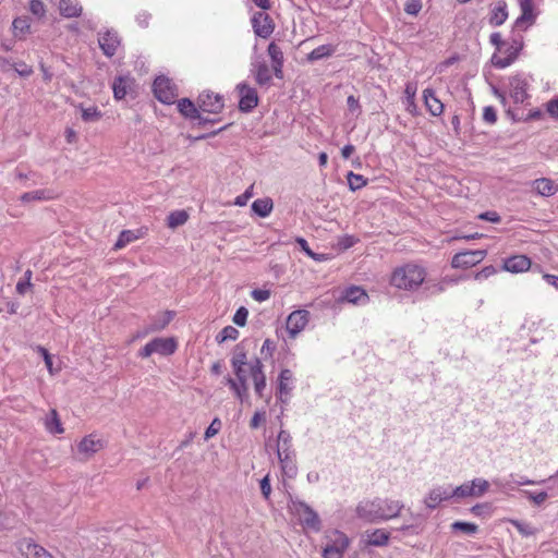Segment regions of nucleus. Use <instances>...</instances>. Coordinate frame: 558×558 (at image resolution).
<instances>
[{
	"label": "nucleus",
	"mask_w": 558,
	"mask_h": 558,
	"mask_svg": "<svg viewBox=\"0 0 558 558\" xmlns=\"http://www.w3.org/2000/svg\"><path fill=\"white\" fill-rule=\"evenodd\" d=\"M459 279L444 277L436 281L427 279L426 268L417 263H405L396 267L389 279V283L397 290L416 292L424 288L427 295H435L444 292L449 286L457 284Z\"/></svg>",
	"instance_id": "obj_1"
},
{
	"label": "nucleus",
	"mask_w": 558,
	"mask_h": 558,
	"mask_svg": "<svg viewBox=\"0 0 558 558\" xmlns=\"http://www.w3.org/2000/svg\"><path fill=\"white\" fill-rule=\"evenodd\" d=\"M403 507L401 500L377 497L361 501L356 507V515L367 522L387 521L397 518Z\"/></svg>",
	"instance_id": "obj_2"
},
{
	"label": "nucleus",
	"mask_w": 558,
	"mask_h": 558,
	"mask_svg": "<svg viewBox=\"0 0 558 558\" xmlns=\"http://www.w3.org/2000/svg\"><path fill=\"white\" fill-rule=\"evenodd\" d=\"M231 366L233 371L241 372L242 366H248L250 377L254 384V390L257 396L263 397L266 388V375L264 373V365L259 359H254L251 363L247 362V352L242 344H238L232 353Z\"/></svg>",
	"instance_id": "obj_3"
},
{
	"label": "nucleus",
	"mask_w": 558,
	"mask_h": 558,
	"mask_svg": "<svg viewBox=\"0 0 558 558\" xmlns=\"http://www.w3.org/2000/svg\"><path fill=\"white\" fill-rule=\"evenodd\" d=\"M276 453L282 475L287 478L296 476L298 466L295 452L292 447V437L289 432L281 429L276 439Z\"/></svg>",
	"instance_id": "obj_4"
},
{
	"label": "nucleus",
	"mask_w": 558,
	"mask_h": 558,
	"mask_svg": "<svg viewBox=\"0 0 558 558\" xmlns=\"http://www.w3.org/2000/svg\"><path fill=\"white\" fill-rule=\"evenodd\" d=\"M351 539L339 530H327L324 535L323 558H343Z\"/></svg>",
	"instance_id": "obj_5"
},
{
	"label": "nucleus",
	"mask_w": 558,
	"mask_h": 558,
	"mask_svg": "<svg viewBox=\"0 0 558 558\" xmlns=\"http://www.w3.org/2000/svg\"><path fill=\"white\" fill-rule=\"evenodd\" d=\"M289 509L305 530H311L313 532L320 531V519L317 512L314 511V509H312L307 504L298 499H291Z\"/></svg>",
	"instance_id": "obj_6"
},
{
	"label": "nucleus",
	"mask_w": 558,
	"mask_h": 558,
	"mask_svg": "<svg viewBox=\"0 0 558 558\" xmlns=\"http://www.w3.org/2000/svg\"><path fill=\"white\" fill-rule=\"evenodd\" d=\"M522 48V36L513 33L511 38L506 40L504 52H500V54L495 53L492 57V63L498 69H505L514 62Z\"/></svg>",
	"instance_id": "obj_7"
},
{
	"label": "nucleus",
	"mask_w": 558,
	"mask_h": 558,
	"mask_svg": "<svg viewBox=\"0 0 558 558\" xmlns=\"http://www.w3.org/2000/svg\"><path fill=\"white\" fill-rule=\"evenodd\" d=\"M489 489V482L485 478L477 477L469 482H464L453 489L456 499H463L468 497H482Z\"/></svg>",
	"instance_id": "obj_8"
},
{
	"label": "nucleus",
	"mask_w": 558,
	"mask_h": 558,
	"mask_svg": "<svg viewBox=\"0 0 558 558\" xmlns=\"http://www.w3.org/2000/svg\"><path fill=\"white\" fill-rule=\"evenodd\" d=\"M177 350V342L173 338H155L149 341L140 352L141 357H148L154 353L170 355Z\"/></svg>",
	"instance_id": "obj_9"
},
{
	"label": "nucleus",
	"mask_w": 558,
	"mask_h": 558,
	"mask_svg": "<svg viewBox=\"0 0 558 558\" xmlns=\"http://www.w3.org/2000/svg\"><path fill=\"white\" fill-rule=\"evenodd\" d=\"M310 312L306 310L293 311L286 320V331L290 339H295L307 326Z\"/></svg>",
	"instance_id": "obj_10"
},
{
	"label": "nucleus",
	"mask_w": 558,
	"mask_h": 558,
	"mask_svg": "<svg viewBox=\"0 0 558 558\" xmlns=\"http://www.w3.org/2000/svg\"><path fill=\"white\" fill-rule=\"evenodd\" d=\"M106 445V441L96 433H92L83 437L76 445L77 452L84 458L89 459L95 453L100 451Z\"/></svg>",
	"instance_id": "obj_11"
},
{
	"label": "nucleus",
	"mask_w": 558,
	"mask_h": 558,
	"mask_svg": "<svg viewBox=\"0 0 558 558\" xmlns=\"http://www.w3.org/2000/svg\"><path fill=\"white\" fill-rule=\"evenodd\" d=\"M453 489L450 485L447 486H435L425 496L423 502L426 508L433 510L437 508L442 501L456 498Z\"/></svg>",
	"instance_id": "obj_12"
},
{
	"label": "nucleus",
	"mask_w": 558,
	"mask_h": 558,
	"mask_svg": "<svg viewBox=\"0 0 558 558\" xmlns=\"http://www.w3.org/2000/svg\"><path fill=\"white\" fill-rule=\"evenodd\" d=\"M339 303H349L356 306H364L369 302V295L360 286H350L344 288L337 299Z\"/></svg>",
	"instance_id": "obj_13"
},
{
	"label": "nucleus",
	"mask_w": 558,
	"mask_h": 558,
	"mask_svg": "<svg viewBox=\"0 0 558 558\" xmlns=\"http://www.w3.org/2000/svg\"><path fill=\"white\" fill-rule=\"evenodd\" d=\"M486 255L484 250H468L456 254L452 257L451 265L453 268H469L481 263Z\"/></svg>",
	"instance_id": "obj_14"
},
{
	"label": "nucleus",
	"mask_w": 558,
	"mask_h": 558,
	"mask_svg": "<svg viewBox=\"0 0 558 558\" xmlns=\"http://www.w3.org/2000/svg\"><path fill=\"white\" fill-rule=\"evenodd\" d=\"M155 97L163 104H172L177 97L175 87L168 77L159 76L153 84Z\"/></svg>",
	"instance_id": "obj_15"
},
{
	"label": "nucleus",
	"mask_w": 558,
	"mask_h": 558,
	"mask_svg": "<svg viewBox=\"0 0 558 558\" xmlns=\"http://www.w3.org/2000/svg\"><path fill=\"white\" fill-rule=\"evenodd\" d=\"M236 379H233L231 377L227 378V385L231 388V390L234 392L236 398H239L241 401H243L247 397L248 391V385L247 379L250 375V368L248 366H242L241 372L238 373V371H233Z\"/></svg>",
	"instance_id": "obj_16"
},
{
	"label": "nucleus",
	"mask_w": 558,
	"mask_h": 558,
	"mask_svg": "<svg viewBox=\"0 0 558 558\" xmlns=\"http://www.w3.org/2000/svg\"><path fill=\"white\" fill-rule=\"evenodd\" d=\"M236 90L240 95V111L251 112L258 105V95L256 89L242 82L236 85Z\"/></svg>",
	"instance_id": "obj_17"
},
{
	"label": "nucleus",
	"mask_w": 558,
	"mask_h": 558,
	"mask_svg": "<svg viewBox=\"0 0 558 558\" xmlns=\"http://www.w3.org/2000/svg\"><path fill=\"white\" fill-rule=\"evenodd\" d=\"M251 22L254 33L262 38H268L275 29L271 17L265 12H255Z\"/></svg>",
	"instance_id": "obj_18"
},
{
	"label": "nucleus",
	"mask_w": 558,
	"mask_h": 558,
	"mask_svg": "<svg viewBox=\"0 0 558 558\" xmlns=\"http://www.w3.org/2000/svg\"><path fill=\"white\" fill-rule=\"evenodd\" d=\"M197 102L198 108L208 113H219L225 106L222 97L211 92H203L198 96Z\"/></svg>",
	"instance_id": "obj_19"
},
{
	"label": "nucleus",
	"mask_w": 558,
	"mask_h": 558,
	"mask_svg": "<svg viewBox=\"0 0 558 558\" xmlns=\"http://www.w3.org/2000/svg\"><path fill=\"white\" fill-rule=\"evenodd\" d=\"M294 376L292 371L286 368L282 369L278 376L277 383V395L278 399L282 403H287L289 401L290 392L293 389Z\"/></svg>",
	"instance_id": "obj_20"
},
{
	"label": "nucleus",
	"mask_w": 558,
	"mask_h": 558,
	"mask_svg": "<svg viewBox=\"0 0 558 558\" xmlns=\"http://www.w3.org/2000/svg\"><path fill=\"white\" fill-rule=\"evenodd\" d=\"M251 73L259 86H267L272 80L271 70L265 60L256 58L251 63Z\"/></svg>",
	"instance_id": "obj_21"
},
{
	"label": "nucleus",
	"mask_w": 558,
	"mask_h": 558,
	"mask_svg": "<svg viewBox=\"0 0 558 558\" xmlns=\"http://www.w3.org/2000/svg\"><path fill=\"white\" fill-rule=\"evenodd\" d=\"M98 43L104 54L107 57H112L117 52V49L120 45V39L116 32L107 31L99 36Z\"/></svg>",
	"instance_id": "obj_22"
},
{
	"label": "nucleus",
	"mask_w": 558,
	"mask_h": 558,
	"mask_svg": "<svg viewBox=\"0 0 558 558\" xmlns=\"http://www.w3.org/2000/svg\"><path fill=\"white\" fill-rule=\"evenodd\" d=\"M531 266V260L525 255H515L504 260L502 269L512 274H519L529 270Z\"/></svg>",
	"instance_id": "obj_23"
},
{
	"label": "nucleus",
	"mask_w": 558,
	"mask_h": 558,
	"mask_svg": "<svg viewBox=\"0 0 558 558\" xmlns=\"http://www.w3.org/2000/svg\"><path fill=\"white\" fill-rule=\"evenodd\" d=\"M19 549L27 558H53L44 547L31 539L21 541Z\"/></svg>",
	"instance_id": "obj_24"
},
{
	"label": "nucleus",
	"mask_w": 558,
	"mask_h": 558,
	"mask_svg": "<svg viewBox=\"0 0 558 558\" xmlns=\"http://www.w3.org/2000/svg\"><path fill=\"white\" fill-rule=\"evenodd\" d=\"M526 86L525 80L519 75L510 78V96L514 102L522 104L526 99Z\"/></svg>",
	"instance_id": "obj_25"
},
{
	"label": "nucleus",
	"mask_w": 558,
	"mask_h": 558,
	"mask_svg": "<svg viewBox=\"0 0 558 558\" xmlns=\"http://www.w3.org/2000/svg\"><path fill=\"white\" fill-rule=\"evenodd\" d=\"M134 80L129 75L118 76L112 83L113 96L117 100L123 99L132 89Z\"/></svg>",
	"instance_id": "obj_26"
},
{
	"label": "nucleus",
	"mask_w": 558,
	"mask_h": 558,
	"mask_svg": "<svg viewBox=\"0 0 558 558\" xmlns=\"http://www.w3.org/2000/svg\"><path fill=\"white\" fill-rule=\"evenodd\" d=\"M423 98L428 112L434 117H439L444 112V104L436 97L432 88L423 90Z\"/></svg>",
	"instance_id": "obj_27"
},
{
	"label": "nucleus",
	"mask_w": 558,
	"mask_h": 558,
	"mask_svg": "<svg viewBox=\"0 0 558 558\" xmlns=\"http://www.w3.org/2000/svg\"><path fill=\"white\" fill-rule=\"evenodd\" d=\"M521 15L515 20L514 27H522L524 23L533 24L535 21L534 3L532 0H520Z\"/></svg>",
	"instance_id": "obj_28"
},
{
	"label": "nucleus",
	"mask_w": 558,
	"mask_h": 558,
	"mask_svg": "<svg viewBox=\"0 0 558 558\" xmlns=\"http://www.w3.org/2000/svg\"><path fill=\"white\" fill-rule=\"evenodd\" d=\"M43 423L45 429L52 435H59L64 432L63 425L60 421L58 412L52 409L49 413L43 418Z\"/></svg>",
	"instance_id": "obj_29"
},
{
	"label": "nucleus",
	"mask_w": 558,
	"mask_h": 558,
	"mask_svg": "<svg viewBox=\"0 0 558 558\" xmlns=\"http://www.w3.org/2000/svg\"><path fill=\"white\" fill-rule=\"evenodd\" d=\"M179 112L190 120H203V116L199 113V108L189 98H182L178 102Z\"/></svg>",
	"instance_id": "obj_30"
},
{
	"label": "nucleus",
	"mask_w": 558,
	"mask_h": 558,
	"mask_svg": "<svg viewBox=\"0 0 558 558\" xmlns=\"http://www.w3.org/2000/svg\"><path fill=\"white\" fill-rule=\"evenodd\" d=\"M533 189L541 196H551L558 192V185L547 178L536 179L532 182Z\"/></svg>",
	"instance_id": "obj_31"
},
{
	"label": "nucleus",
	"mask_w": 558,
	"mask_h": 558,
	"mask_svg": "<svg viewBox=\"0 0 558 558\" xmlns=\"http://www.w3.org/2000/svg\"><path fill=\"white\" fill-rule=\"evenodd\" d=\"M508 19L507 3L504 0L497 2V5L492 10L489 16V24L493 26L502 25Z\"/></svg>",
	"instance_id": "obj_32"
},
{
	"label": "nucleus",
	"mask_w": 558,
	"mask_h": 558,
	"mask_svg": "<svg viewBox=\"0 0 558 558\" xmlns=\"http://www.w3.org/2000/svg\"><path fill=\"white\" fill-rule=\"evenodd\" d=\"M59 10L64 17H76L82 13V7L77 0H60Z\"/></svg>",
	"instance_id": "obj_33"
},
{
	"label": "nucleus",
	"mask_w": 558,
	"mask_h": 558,
	"mask_svg": "<svg viewBox=\"0 0 558 558\" xmlns=\"http://www.w3.org/2000/svg\"><path fill=\"white\" fill-rule=\"evenodd\" d=\"M274 204L269 197L257 198L253 202L251 208L259 217H267L272 210Z\"/></svg>",
	"instance_id": "obj_34"
},
{
	"label": "nucleus",
	"mask_w": 558,
	"mask_h": 558,
	"mask_svg": "<svg viewBox=\"0 0 558 558\" xmlns=\"http://www.w3.org/2000/svg\"><path fill=\"white\" fill-rule=\"evenodd\" d=\"M366 542L373 546H383L389 539V533L384 529H377L365 533Z\"/></svg>",
	"instance_id": "obj_35"
},
{
	"label": "nucleus",
	"mask_w": 558,
	"mask_h": 558,
	"mask_svg": "<svg viewBox=\"0 0 558 558\" xmlns=\"http://www.w3.org/2000/svg\"><path fill=\"white\" fill-rule=\"evenodd\" d=\"M54 196L56 195L51 190H36L22 194L21 201L23 203H28L33 201H49L54 198Z\"/></svg>",
	"instance_id": "obj_36"
},
{
	"label": "nucleus",
	"mask_w": 558,
	"mask_h": 558,
	"mask_svg": "<svg viewBox=\"0 0 558 558\" xmlns=\"http://www.w3.org/2000/svg\"><path fill=\"white\" fill-rule=\"evenodd\" d=\"M335 51H336L335 46L322 45V46L315 48L314 50H312L307 54V60L311 62H315V61H318V60H322L325 58H329L333 54Z\"/></svg>",
	"instance_id": "obj_37"
},
{
	"label": "nucleus",
	"mask_w": 558,
	"mask_h": 558,
	"mask_svg": "<svg viewBox=\"0 0 558 558\" xmlns=\"http://www.w3.org/2000/svg\"><path fill=\"white\" fill-rule=\"evenodd\" d=\"M1 65L2 68L11 66L14 69V71L22 77H28L33 74V69L28 64H26L23 61L20 62H11L8 59H1Z\"/></svg>",
	"instance_id": "obj_38"
},
{
	"label": "nucleus",
	"mask_w": 558,
	"mask_h": 558,
	"mask_svg": "<svg viewBox=\"0 0 558 558\" xmlns=\"http://www.w3.org/2000/svg\"><path fill=\"white\" fill-rule=\"evenodd\" d=\"M187 219H189V214L184 209L174 210V211L170 213L167 218L168 226L170 228L180 227V226L184 225L187 221Z\"/></svg>",
	"instance_id": "obj_39"
},
{
	"label": "nucleus",
	"mask_w": 558,
	"mask_h": 558,
	"mask_svg": "<svg viewBox=\"0 0 558 558\" xmlns=\"http://www.w3.org/2000/svg\"><path fill=\"white\" fill-rule=\"evenodd\" d=\"M347 180H348L349 187L352 191L360 190L363 186H365L367 183V179H365L363 175L356 174L352 171H350L347 174Z\"/></svg>",
	"instance_id": "obj_40"
},
{
	"label": "nucleus",
	"mask_w": 558,
	"mask_h": 558,
	"mask_svg": "<svg viewBox=\"0 0 558 558\" xmlns=\"http://www.w3.org/2000/svg\"><path fill=\"white\" fill-rule=\"evenodd\" d=\"M452 531H460L468 535H473L477 533L478 526L475 523L471 522H462V521H456L451 524Z\"/></svg>",
	"instance_id": "obj_41"
},
{
	"label": "nucleus",
	"mask_w": 558,
	"mask_h": 558,
	"mask_svg": "<svg viewBox=\"0 0 558 558\" xmlns=\"http://www.w3.org/2000/svg\"><path fill=\"white\" fill-rule=\"evenodd\" d=\"M300 251L316 262H325L331 258L330 254L318 252L313 246H300Z\"/></svg>",
	"instance_id": "obj_42"
},
{
	"label": "nucleus",
	"mask_w": 558,
	"mask_h": 558,
	"mask_svg": "<svg viewBox=\"0 0 558 558\" xmlns=\"http://www.w3.org/2000/svg\"><path fill=\"white\" fill-rule=\"evenodd\" d=\"M522 495L525 498H527L529 500H531L536 506H541L548 498V494L544 490L543 492H532V490L524 489V490H522Z\"/></svg>",
	"instance_id": "obj_43"
},
{
	"label": "nucleus",
	"mask_w": 558,
	"mask_h": 558,
	"mask_svg": "<svg viewBox=\"0 0 558 558\" xmlns=\"http://www.w3.org/2000/svg\"><path fill=\"white\" fill-rule=\"evenodd\" d=\"M268 56L271 59L272 64L279 62L283 63V52L281 48L276 43H270L267 48Z\"/></svg>",
	"instance_id": "obj_44"
},
{
	"label": "nucleus",
	"mask_w": 558,
	"mask_h": 558,
	"mask_svg": "<svg viewBox=\"0 0 558 558\" xmlns=\"http://www.w3.org/2000/svg\"><path fill=\"white\" fill-rule=\"evenodd\" d=\"M239 337V331L232 326L225 327L217 337L218 342L226 340H235Z\"/></svg>",
	"instance_id": "obj_45"
},
{
	"label": "nucleus",
	"mask_w": 558,
	"mask_h": 558,
	"mask_svg": "<svg viewBox=\"0 0 558 558\" xmlns=\"http://www.w3.org/2000/svg\"><path fill=\"white\" fill-rule=\"evenodd\" d=\"M511 523L523 536H531L535 534V529L527 523H524L519 520H512Z\"/></svg>",
	"instance_id": "obj_46"
},
{
	"label": "nucleus",
	"mask_w": 558,
	"mask_h": 558,
	"mask_svg": "<svg viewBox=\"0 0 558 558\" xmlns=\"http://www.w3.org/2000/svg\"><path fill=\"white\" fill-rule=\"evenodd\" d=\"M101 117L100 111L97 109V107H88L82 109V119L85 122H93L98 120Z\"/></svg>",
	"instance_id": "obj_47"
},
{
	"label": "nucleus",
	"mask_w": 558,
	"mask_h": 558,
	"mask_svg": "<svg viewBox=\"0 0 558 558\" xmlns=\"http://www.w3.org/2000/svg\"><path fill=\"white\" fill-rule=\"evenodd\" d=\"M173 318L172 312H165L160 315V317L154 322L151 329L160 330L163 329Z\"/></svg>",
	"instance_id": "obj_48"
},
{
	"label": "nucleus",
	"mask_w": 558,
	"mask_h": 558,
	"mask_svg": "<svg viewBox=\"0 0 558 558\" xmlns=\"http://www.w3.org/2000/svg\"><path fill=\"white\" fill-rule=\"evenodd\" d=\"M138 231L125 230L120 233V236L116 244H128L138 240Z\"/></svg>",
	"instance_id": "obj_49"
},
{
	"label": "nucleus",
	"mask_w": 558,
	"mask_h": 558,
	"mask_svg": "<svg viewBox=\"0 0 558 558\" xmlns=\"http://www.w3.org/2000/svg\"><path fill=\"white\" fill-rule=\"evenodd\" d=\"M221 421L216 417L213 420V422L210 423V425L207 427V429L205 430V435H204V438L205 440H208L210 438H213L214 436H216L219 430L221 429Z\"/></svg>",
	"instance_id": "obj_50"
},
{
	"label": "nucleus",
	"mask_w": 558,
	"mask_h": 558,
	"mask_svg": "<svg viewBox=\"0 0 558 558\" xmlns=\"http://www.w3.org/2000/svg\"><path fill=\"white\" fill-rule=\"evenodd\" d=\"M494 484L499 488V490L505 493L514 489V487L517 486L513 484V480L510 478V475L505 478L494 480Z\"/></svg>",
	"instance_id": "obj_51"
},
{
	"label": "nucleus",
	"mask_w": 558,
	"mask_h": 558,
	"mask_svg": "<svg viewBox=\"0 0 558 558\" xmlns=\"http://www.w3.org/2000/svg\"><path fill=\"white\" fill-rule=\"evenodd\" d=\"M248 316V311L244 306L238 308L233 316V323L240 327L245 326Z\"/></svg>",
	"instance_id": "obj_52"
},
{
	"label": "nucleus",
	"mask_w": 558,
	"mask_h": 558,
	"mask_svg": "<svg viewBox=\"0 0 558 558\" xmlns=\"http://www.w3.org/2000/svg\"><path fill=\"white\" fill-rule=\"evenodd\" d=\"M483 120L488 124H495L497 121V112L493 106H486L483 110Z\"/></svg>",
	"instance_id": "obj_53"
},
{
	"label": "nucleus",
	"mask_w": 558,
	"mask_h": 558,
	"mask_svg": "<svg viewBox=\"0 0 558 558\" xmlns=\"http://www.w3.org/2000/svg\"><path fill=\"white\" fill-rule=\"evenodd\" d=\"M421 9V0H409L404 5V11L410 15H417Z\"/></svg>",
	"instance_id": "obj_54"
},
{
	"label": "nucleus",
	"mask_w": 558,
	"mask_h": 558,
	"mask_svg": "<svg viewBox=\"0 0 558 558\" xmlns=\"http://www.w3.org/2000/svg\"><path fill=\"white\" fill-rule=\"evenodd\" d=\"M489 41L492 45H494L496 47V49L499 53L504 52L506 40L502 39L500 33H493L489 37Z\"/></svg>",
	"instance_id": "obj_55"
},
{
	"label": "nucleus",
	"mask_w": 558,
	"mask_h": 558,
	"mask_svg": "<svg viewBox=\"0 0 558 558\" xmlns=\"http://www.w3.org/2000/svg\"><path fill=\"white\" fill-rule=\"evenodd\" d=\"M251 296L257 302H265L270 298V291L267 289H254Z\"/></svg>",
	"instance_id": "obj_56"
},
{
	"label": "nucleus",
	"mask_w": 558,
	"mask_h": 558,
	"mask_svg": "<svg viewBox=\"0 0 558 558\" xmlns=\"http://www.w3.org/2000/svg\"><path fill=\"white\" fill-rule=\"evenodd\" d=\"M29 10L34 15L43 16L45 14V5L40 0H31Z\"/></svg>",
	"instance_id": "obj_57"
},
{
	"label": "nucleus",
	"mask_w": 558,
	"mask_h": 558,
	"mask_svg": "<svg viewBox=\"0 0 558 558\" xmlns=\"http://www.w3.org/2000/svg\"><path fill=\"white\" fill-rule=\"evenodd\" d=\"M259 485H260V492H262L264 498L268 499L271 494V485H270L269 474L265 475L260 480Z\"/></svg>",
	"instance_id": "obj_58"
},
{
	"label": "nucleus",
	"mask_w": 558,
	"mask_h": 558,
	"mask_svg": "<svg viewBox=\"0 0 558 558\" xmlns=\"http://www.w3.org/2000/svg\"><path fill=\"white\" fill-rule=\"evenodd\" d=\"M495 272H496V269L493 266H487V267H484L481 271L476 272L474 276V279L481 281V280L489 278Z\"/></svg>",
	"instance_id": "obj_59"
},
{
	"label": "nucleus",
	"mask_w": 558,
	"mask_h": 558,
	"mask_svg": "<svg viewBox=\"0 0 558 558\" xmlns=\"http://www.w3.org/2000/svg\"><path fill=\"white\" fill-rule=\"evenodd\" d=\"M405 95H407V98H408V102H409V108L410 107H413L415 108V104H414V97H415V93H416V87L413 85V84H407L405 86V90H404Z\"/></svg>",
	"instance_id": "obj_60"
},
{
	"label": "nucleus",
	"mask_w": 558,
	"mask_h": 558,
	"mask_svg": "<svg viewBox=\"0 0 558 558\" xmlns=\"http://www.w3.org/2000/svg\"><path fill=\"white\" fill-rule=\"evenodd\" d=\"M510 478L513 480V484L517 486H524V485H535L537 482L533 480H529L525 476H515L514 474H510Z\"/></svg>",
	"instance_id": "obj_61"
},
{
	"label": "nucleus",
	"mask_w": 558,
	"mask_h": 558,
	"mask_svg": "<svg viewBox=\"0 0 558 558\" xmlns=\"http://www.w3.org/2000/svg\"><path fill=\"white\" fill-rule=\"evenodd\" d=\"M13 27L15 31L25 33L29 29V25L25 19L17 17L13 21Z\"/></svg>",
	"instance_id": "obj_62"
},
{
	"label": "nucleus",
	"mask_w": 558,
	"mask_h": 558,
	"mask_svg": "<svg viewBox=\"0 0 558 558\" xmlns=\"http://www.w3.org/2000/svg\"><path fill=\"white\" fill-rule=\"evenodd\" d=\"M151 15L148 12H141L136 15V22L141 27H147Z\"/></svg>",
	"instance_id": "obj_63"
},
{
	"label": "nucleus",
	"mask_w": 558,
	"mask_h": 558,
	"mask_svg": "<svg viewBox=\"0 0 558 558\" xmlns=\"http://www.w3.org/2000/svg\"><path fill=\"white\" fill-rule=\"evenodd\" d=\"M547 111L551 117L558 119V98L553 99L547 104Z\"/></svg>",
	"instance_id": "obj_64"
}]
</instances>
